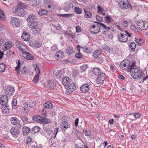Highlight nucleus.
Segmentation results:
<instances>
[{"label": "nucleus", "instance_id": "f257e3e1", "mask_svg": "<svg viewBox=\"0 0 148 148\" xmlns=\"http://www.w3.org/2000/svg\"><path fill=\"white\" fill-rule=\"evenodd\" d=\"M27 6L22 3H19L17 6L16 14L17 15L23 16L27 15L30 10L27 8Z\"/></svg>", "mask_w": 148, "mask_h": 148}, {"label": "nucleus", "instance_id": "f03ea898", "mask_svg": "<svg viewBox=\"0 0 148 148\" xmlns=\"http://www.w3.org/2000/svg\"><path fill=\"white\" fill-rule=\"evenodd\" d=\"M135 65L133 67L130 69V71L131 74V75L134 79H140L141 78L142 76V72L140 70H138Z\"/></svg>", "mask_w": 148, "mask_h": 148}, {"label": "nucleus", "instance_id": "7ed1b4c3", "mask_svg": "<svg viewBox=\"0 0 148 148\" xmlns=\"http://www.w3.org/2000/svg\"><path fill=\"white\" fill-rule=\"evenodd\" d=\"M126 61L124 60L122 61L120 63V66L121 68L122 69H126L127 71H130V69L133 67L135 65V63L134 61H132L128 63L126 62Z\"/></svg>", "mask_w": 148, "mask_h": 148}, {"label": "nucleus", "instance_id": "20e7f679", "mask_svg": "<svg viewBox=\"0 0 148 148\" xmlns=\"http://www.w3.org/2000/svg\"><path fill=\"white\" fill-rule=\"evenodd\" d=\"M118 4L120 8L123 10L128 9L131 10L132 9V6L128 2L126 3L123 1H121L119 2Z\"/></svg>", "mask_w": 148, "mask_h": 148}, {"label": "nucleus", "instance_id": "39448f33", "mask_svg": "<svg viewBox=\"0 0 148 148\" xmlns=\"http://www.w3.org/2000/svg\"><path fill=\"white\" fill-rule=\"evenodd\" d=\"M136 23L139 28L143 30H146L148 28V22L147 21L143 22L140 20L136 21Z\"/></svg>", "mask_w": 148, "mask_h": 148}, {"label": "nucleus", "instance_id": "423d86ee", "mask_svg": "<svg viewBox=\"0 0 148 148\" xmlns=\"http://www.w3.org/2000/svg\"><path fill=\"white\" fill-rule=\"evenodd\" d=\"M16 62L17 65V66L15 67V69L16 71H18L19 73L21 72V74H24L26 73L27 72V68L25 66H23L21 70H20V66L21 65L20 61L19 60H16Z\"/></svg>", "mask_w": 148, "mask_h": 148}, {"label": "nucleus", "instance_id": "0eeeda50", "mask_svg": "<svg viewBox=\"0 0 148 148\" xmlns=\"http://www.w3.org/2000/svg\"><path fill=\"white\" fill-rule=\"evenodd\" d=\"M98 77L96 79V82L98 84H100L103 83L105 79V73H101L97 75Z\"/></svg>", "mask_w": 148, "mask_h": 148}, {"label": "nucleus", "instance_id": "6e6552de", "mask_svg": "<svg viewBox=\"0 0 148 148\" xmlns=\"http://www.w3.org/2000/svg\"><path fill=\"white\" fill-rule=\"evenodd\" d=\"M36 18L34 14H31L29 15L27 18V21L28 22L31 23V24H38V22L36 21Z\"/></svg>", "mask_w": 148, "mask_h": 148}, {"label": "nucleus", "instance_id": "1a4fd4ad", "mask_svg": "<svg viewBox=\"0 0 148 148\" xmlns=\"http://www.w3.org/2000/svg\"><path fill=\"white\" fill-rule=\"evenodd\" d=\"M11 123L13 125H16L19 128H21L22 127L21 123L20 121L18 120L16 117H13L10 119Z\"/></svg>", "mask_w": 148, "mask_h": 148}, {"label": "nucleus", "instance_id": "9d476101", "mask_svg": "<svg viewBox=\"0 0 148 148\" xmlns=\"http://www.w3.org/2000/svg\"><path fill=\"white\" fill-rule=\"evenodd\" d=\"M10 21L11 24L14 27H18L20 25V21L17 18L12 17Z\"/></svg>", "mask_w": 148, "mask_h": 148}, {"label": "nucleus", "instance_id": "9b49d317", "mask_svg": "<svg viewBox=\"0 0 148 148\" xmlns=\"http://www.w3.org/2000/svg\"><path fill=\"white\" fill-rule=\"evenodd\" d=\"M29 27L32 29L33 33L35 35L38 34L40 32V30L38 27V24H30Z\"/></svg>", "mask_w": 148, "mask_h": 148}, {"label": "nucleus", "instance_id": "f8f14e48", "mask_svg": "<svg viewBox=\"0 0 148 148\" xmlns=\"http://www.w3.org/2000/svg\"><path fill=\"white\" fill-rule=\"evenodd\" d=\"M118 40L121 42H126L128 40L127 34H119L118 35Z\"/></svg>", "mask_w": 148, "mask_h": 148}, {"label": "nucleus", "instance_id": "ddd939ff", "mask_svg": "<svg viewBox=\"0 0 148 148\" xmlns=\"http://www.w3.org/2000/svg\"><path fill=\"white\" fill-rule=\"evenodd\" d=\"M47 86L50 89H53L56 87V83L53 80H51L47 82Z\"/></svg>", "mask_w": 148, "mask_h": 148}, {"label": "nucleus", "instance_id": "4468645a", "mask_svg": "<svg viewBox=\"0 0 148 148\" xmlns=\"http://www.w3.org/2000/svg\"><path fill=\"white\" fill-rule=\"evenodd\" d=\"M5 91V93L9 96L12 95L14 92V88L10 86H7Z\"/></svg>", "mask_w": 148, "mask_h": 148}, {"label": "nucleus", "instance_id": "2eb2a0df", "mask_svg": "<svg viewBox=\"0 0 148 148\" xmlns=\"http://www.w3.org/2000/svg\"><path fill=\"white\" fill-rule=\"evenodd\" d=\"M70 79L69 77L66 76L64 77L62 79V82L64 86H68L70 84Z\"/></svg>", "mask_w": 148, "mask_h": 148}, {"label": "nucleus", "instance_id": "dca6fc26", "mask_svg": "<svg viewBox=\"0 0 148 148\" xmlns=\"http://www.w3.org/2000/svg\"><path fill=\"white\" fill-rule=\"evenodd\" d=\"M68 86L66 92H68L69 94L71 93L73 91H74L75 88V84L74 83H72L71 84H69Z\"/></svg>", "mask_w": 148, "mask_h": 148}, {"label": "nucleus", "instance_id": "f3484780", "mask_svg": "<svg viewBox=\"0 0 148 148\" xmlns=\"http://www.w3.org/2000/svg\"><path fill=\"white\" fill-rule=\"evenodd\" d=\"M89 89V86L87 84H85L82 85L80 87L81 91L84 92H87Z\"/></svg>", "mask_w": 148, "mask_h": 148}, {"label": "nucleus", "instance_id": "a211bd4d", "mask_svg": "<svg viewBox=\"0 0 148 148\" xmlns=\"http://www.w3.org/2000/svg\"><path fill=\"white\" fill-rule=\"evenodd\" d=\"M8 99L6 95H3L0 98V103L1 105H4L5 103H8Z\"/></svg>", "mask_w": 148, "mask_h": 148}, {"label": "nucleus", "instance_id": "6ab92c4d", "mask_svg": "<svg viewBox=\"0 0 148 148\" xmlns=\"http://www.w3.org/2000/svg\"><path fill=\"white\" fill-rule=\"evenodd\" d=\"M1 105L2 106L1 108L3 113H7L9 112L10 108L8 103H5L4 105Z\"/></svg>", "mask_w": 148, "mask_h": 148}, {"label": "nucleus", "instance_id": "aec40b11", "mask_svg": "<svg viewBox=\"0 0 148 148\" xmlns=\"http://www.w3.org/2000/svg\"><path fill=\"white\" fill-rule=\"evenodd\" d=\"M33 120L37 122L40 123H42V121L43 120V118L39 115H35L33 117Z\"/></svg>", "mask_w": 148, "mask_h": 148}, {"label": "nucleus", "instance_id": "412c9836", "mask_svg": "<svg viewBox=\"0 0 148 148\" xmlns=\"http://www.w3.org/2000/svg\"><path fill=\"white\" fill-rule=\"evenodd\" d=\"M12 46V43L10 42H5L3 45V50L6 51L10 49Z\"/></svg>", "mask_w": 148, "mask_h": 148}, {"label": "nucleus", "instance_id": "4be33fe9", "mask_svg": "<svg viewBox=\"0 0 148 148\" xmlns=\"http://www.w3.org/2000/svg\"><path fill=\"white\" fill-rule=\"evenodd\" d=\"M21 38L25 41H28L30 39V36L28 33L23 32L21 36Z\"/></svg>", "mask_w": 148, "mask_h": 148}, {"label": "nucleus", "instance_id": "5701e85b", "mask_svg": "<svg viewBox=\"0 0 148 148\" xmlns=\"http://www.w3.org/2000/svg\"><path fill=\"white\" fill-rule=\"evenodd\" d=\"M23 57L26 59L29 60H32L34 58V56L31 54L26 52L23 54Z\"/></svg>", "mask_w": 148, "mask_h": 148}, {"label": "nucleus", "instance_id": "b1692460", "mask_svg": "<svg viewBox=\"0 0 148 148\" xmlns=\"http://www.w3.org/2000/svg\"><path fill=\"white\" fill-rule=\"evenodd\" d=\"M92 72L94 75L96 76L98 75L100 73L102 72L99 68H94L93 69Z\"/></svg>", "mask_w": 148, "mask_h": 148}, {"label": "nucleus", "instance_id": "393cba45", "mask_svg": "<svg viewBox=\"0 0 148 148\" xmlns=\"http://www.w3.org/2000/svg\"><path fill=\"white\" fill-rule=\"evenodd\" d=\"M45 106L44 108L42 111V112H44L45 108L47 109L51 108L52 107V104L50 102L47 101L45 103Z\"/></svg>", "mask_w": 148, "mask_h": 148}, {"label": "nucleus", "instance_id": "a878e982", "mask_svg": "<svg viewBox=\"0 0 148 148\" xmlns=\"http://www.w3.org/2000/svg\"><path fill=\"white\" fill-rule=\"evenodd\" d=\"M95 23H97V27H101L105 30H110L111 29L110 27H107L106 25H104L102 23L97 22H95Z\"/></svg>", "mask_w": 148, "mask_h": 148}, {"label": "nucleus", "instance_id": "bb28decb", "mask_svg": "<svg viewBox=\"0 0 148 148\" xmlns=\"http://www.w3.org/2000/svg\"><path fill=\"white\" fill-rule=\"evenodd\" d=\"M73 4L72 3L70 2L64 8V10L65 11L67 12L69 10L73 9Z\"/></svg>", "mask_w": 148, "mask_h": 148}, {"label": "nucleus", "instance_id": "cd10ccee", "mask_svg": "<svg viewBox=\"0 0 148 148\" xmlns=\"http://www.w3.org/2000/svg\"><path fill=\"white\" fill-rule=\"evenodd\" d=\"M101 53V51L99 50H96L94 51L93 53V56L95 60L97 59V58H99Z\"/></svg>", "mask_w": 148, "mask_h": 148}, {"label": "nucleus", "instance_id": "c85d7f7f", "mask_svg": "<svg viewBox=\"0 0 148 148\" xmlns=\"http://www.w3.org/2000/svg\"><path fill=\"white\" fill-rule=\"evenodd\" d=\"M66 53L71 55L73 51V48L71 47H68L65 49Z\"/></svg>", "mask_w": 148, "mask_h": 148}, {"label": "nucleus", "instance_id": "c756f323", "mask_svg": "<svg viewBox=\"0 0 148 148\" xmlns=\"http://www.w3.org/2000/svg\"><path fill=\"white\" fill-rule=\"evenodd\" d=\"M61 125L63 129H66L69 127L70 126V124L66 121H63Z\"/></svg>", "mask_w": 148, "mask_h": 148}, {"label": "nucleus", "instance_id": "7c9ffc66", "mask_svg": "<svg viewBox=\"0 0 148 148\" xmlns=\"http://www.w3.org/2000/svg\"><path fill=\"white\" fill-rule=\"evenodd\" d=\"M40 15H45L48 14V12L45 9H42L40 10L38 12Z\"/></svg>", "mask_w": 148, "mask_h": 148}, {"label": "nucleus", "instance_id": "2f4dec72", "mask_svg": "<svg viewBox=\"0 0 148 148\" xmlns=\"http://www.w3.org/2000/svg\"><path fill=\"white\" fill-rule=\"evenodd\" d=\"M6 66L4 63H1L0 64V72H3L6 69Z\"/></svg>", "mask_w": 148, "mask_h": 148}, {"label": "nucleus", "instance_id": "473e14b6", "mask_svg": "<svg viewBox=\"0 0 148 148\" xmlns=\"http://www.w3.org/2000/svg\"><path fill=\"white\" fill-rule=\"evenodd\" d=\"M136 45L135 43L134 42H132L130 43L129 45V47L131 49V50L132 51H135V49L136 47Z\"/></svg>", "mask_w": 148, "mask_h": 148}, {"label": "nucleus", "instance_id": "72a5a7b5", "mask_svg": "<svg viewBox=\"0 0 148 148\" xmlns=\"http://www.w3.org/2000/svg\"><path fill=\"white\" fill-rule=\"evenodd\" d=\"M10 132L13 135H16L18 134V132L17 131V129L14 127H12L11 129Z\"/></svg>", "mask_w": 148, "mask_h": 148}, {"label": "nucleus", "instance_id": "f704fd0d", "mask_svg": "<svg viewBox=\"0 0 148 148\" xmlns=\"http://www.w3.org/2000/svg\"><path fill=\"white\" fill-rule=\"evenodd\" d=\"M84 10L85 13L84 16L86 17V18H89L91 16L92 14L90 12H88L85 9H84Z\"/></svg>", "mask_w": 148, "mask_h": 148}, {"label": "nucleus", "instance_id": "c9c22d12", "mask_svg": "<svg viewBox=\"0 0 148 148\" xmlns=\"http://www.w3.org/2000/svg\"><path fill=\"white\" fill-rule=\"evenodd\" d=\"M40 130V128L39 126H36L33 128L32 130V133H34L38 132Z\"/></svg>", "mask_w": 148, "mask_h": 148}, {"label": "nucleus", "instance_id": "e433bc0d", "mask_svg": "<svg viewBox=\"0 0 148 148\" xmlns=\"http://www.w3.org/2000/svg\"><path fill=\"white\" fill-rule=\"evenodd\" d=\"M74 11L77 14H80L82 13V10L81 8L78 7H75L74 8Z\"/></svg>", "mask_w": 148, "mask_h": 148}, {"label": "nucleus", "instance_id": "4c0bfd02", "mask_svg": "<svg viewBox=\"0 0 148 148\" xmlns=\"http://www.w3.org/2000/svg\"><path fill=\"white\" fill-rule=\"evenodd\" d=\"M97 29H95V30H92V29H90V32L91 33L94 34H95L98 33L100 31V27H97Z\"/></svg>", "mask_w": 148, "mask_h": 148}, {"label": "nucleus", "instance_id": "58836bf2", "mask_svg": "<svg viewBox=\"0 0 148 148\" xmlns=\"http://www.w3.org/2000/svg\"><path fill=\"white\" fill-rule=\"evenodd\" d=\"M23 133H25L26 134H28L30 132V130L29 127H25L23 128Z\"/></svg>", "mask_w": 148, "mask_h": 148}, {"label": "nucleus", "instance_id": "ea45409f", "mask_svg": "<svg viewBox=\"0 0 148 148\" xmlns=\"http://www.w3.org/2000/svg\"><path fill=\"white\" fill-rule=\"evenodd\" d=\"M32 140V138L30 137H28L26 140V142L25 144L26 146H28L31 143Z\"/></svg>", "mask_w": 148, "mask_h": 148}, {"label": "nucleus", "instance_id": "a19ab883", "mask_svg": "<svg viewBox=\"0 0 148 148\" xmlns=\"http://www.w3.org/2000/svg\"><path fill=\"white\" fill-rule=\"evenodd\" d=\"M75 57L79 59H82V58L83 57V55L81 53L79 52L77 53L75 55Z\"/></svg>", "mask_w": 148, "mask_h": 148}, {"label": "nucleus", "instance_id": "79ce46f5", "mask_svg": "<svg viewBox=\"0 0 148 148\" xmlns=\"http://www.w3.org/2000/svg\"><path fill=\"white\" fill-rule=\"evenodd\" d=\"M32 2V4L33 5L36 6L39 5L40 2V0H31Z\"/></svg>", "mask_w": 148, "mask_h": 148}, {"label": "nucleus", "instance_id": "37998d69", "mask_svg": "<svg viewBox=\"0 0 148 148\" xmlns=\"http://www.w3.org/2000/svg\"><path fill=\"white\" fill-rule=\"evenodd\" d=\"M130 29L134 32L135 33H136L138 32V30L135 27V26L133 25H131L130 26Z\"/></svg>", "mask_w": 148, "mask_h": 148}, {"label": "nucleus", "instance_id": "c03bdc74", "mask_svg": "<svg viewBox=\"0 0 148 148\" xmlns=\"http://www.w3.org/2000/svg\"><path fill=\"white\" fill-rule=\"evenodd\" d=\"M88 68V66L86 64H84L80 67V71L81 72L85 71Z\"/></svg>", "mask_w": 148, "mask_h": 148}, {"label": "nucleus", "instance_id": "a18cd8bd", "mask_svg": "<svg viewBox=\"0 0 148 148\" xmlns=\"http://www.w3.org/2000/svg\"><path fill=\"white\" fill-rule=\"evenodd\" d=\"M0 18L4 20L5 19V16L3 11L2 10H0Z\"/></svg>", "mask_w": 148, "mask_h": 148}, {"label": "nucleus", "instance_id": "49530a36", "mask_svg": "<svg viewBox=\"0 0 148 148\" xmlns=\"http://www.w3.org/2000/svg\"><path fill=\"white\" fill-rule=\"evenodd\" d=\"M59 16H63L65 18H69L72 16H73V15L72 14H60L59 15Z\"/></svg>", "mask_w": 148, "mask_h": 148}, {"label": "nucleus", "instance_id": "de8ad7c7", "mask_svg": "<svg viewBox=\"0 0 148 148\" xmlns=\"http://www.w3.org/2000/svg\"><path fill=\"white\" fill-rule=\"evenodd\" d=\"M39 77L38 75H35L33 79V82L34 83H36L38 81L39 79Z\"/></svg>", "mask_w": 148, "mask_h": 148}, {"label": "nucleus", "instance_id": "09e8293b", "mask_svg": "<svg viewBox=\"0 0 148 148\" xmlns=\"http://www.w3.org/2000/svg\"><path fill=\"white\" fill-rule=\"evenodd\" d=\"M42 123L46 124H49L51 123V121L48 119L44 118H43V120H42Z\"/></svg>", "mask_w": 148, "mask_h": 148}, {"label": "nucleus", "instance_id": "8fccbe9b", "mask_svg": "<svg viewBox=\"0 0 148 148\" xmlns=\"http://www.w3.org/2000/svg\"><path fill=\"white\" fill-rule=\"evenodd\" d=\"M21 118L22 121L24 122H26L28 120L27 117L25 116H23Z\"/></svg>", "mask_w": 148, "mask_h": 148}, {"label": "nucleus", "instance_id": "3c124183", "mask_svg": "<svg viewBox=\"0 0 148 148\" xmlns=\"http://www.w3.org/2000/svg\"><path fill=\"white\" fill-rule=\"evenodd\" d=\"M85 135L86 136H90L91 135V132L90 131H87L85 130L84 132Z\"/></svg>", "mask_w": 148, "mask_h": 148}, {"label": "nucleus", "instance_id": "603ef678", "mask_svg": "<svg viewBox=\"0 0 148 148\" xmlns=\"http://www.w3.org/2000/svg\"><path fill=\"white\" fill-rule=\"evenodd\" d=\"M111 18L109 16L107 15L106 16V20L108 23H109L111 22Z\"/></svg>", "mask_w": 148, "mask_h": 148}, {"label": "nucleus", "instance_id": "864d4df0", "mask_svg": "<svg viewBox=\"0 0 148 148\" xmlns=\"http://www.w3.org/2000/svg\"><path fill=\"white\" fill-rule=\"evenodd\" d=\"M95 60L98 63H101L102 62L103 59L102 58L99 57V58H97V59H96Z\"/></svg>", "mask_w": 148, "mask_h": 148}, {"label": "nucleus", "instance_id": "5fc2aeb1", "mask_svg": "<svg viewBox=\"0 0 148 148\" xmlns=\"http://www.w3.org/2000/svg\"><path fill=\"white\" fill-rule=\"evenodd\" d=\"M96 18L98 21L101 22L103 20L102 18L99 16L97 15L96 16Z\"/></svg>", "mask_w": 148, "mask_h": 148}, {"label": "nucleus", "instance_id": "6e6d98bb", "mask_svg": "<svg viewBox=\"0 0 148 148\" xmlns=\"http://www.w3.org/2000/svg\"><path fill=\"white\" fill-rule=\"evenodd\" d=\"M56 75L58 77H60L61 76V75L62 74L61 72L59 70L57 71H56Z\"/></svg>", "mask_w": 148, "mask_h": 148}, {"label": "nucleus", "instance_id": "4d7b16f0", "mask_svg": "<svg viewBox=\"0 0 148 148\" xmlns=\"http://www.w3.org/2000/svg\"><path fill=\"white\" fill-rule=\"evenodd\" d=\"M122 24L123 26L125 27H127L128 25V22L126 21H123V22Z\"/></svg>", "mask_w": 148, "mask_h": 148}, {"label": "nucleus", "instance_id": "13d9d810", "mask_svg": "<svg viewBox=\"0 0 148 148\" xmlns=\"http://www.w3.org/2000/svg\"><path fill=\"white\" fill-rule=\"evenodd\" d=\"M17 101L15 99H13L12 101V104L14 106H15L17 104Z\"/></svg>", "mask_w": 148, "mask_h": 148}, {"label": "nucleus", "instance_id": "bf43d9fd", "mask_svg": "<svg viewBox=\"0 0 148 148\" xmlns=\"http://www.w3.org/2000/svg\"><path fill=\"white\" fill-rule=\"evenodd\" d=\"M45 4H50L51 3V0H44Z\"/></svg>", "mask_w": 148, "mask_h": 148}, {"label": "nucleus", "instance_id": "052dcab7", "mask_svg": "<svg viewBox=\"0 0 148 148\" xmlns=\"http://www.w3.org/2000/svg\"><path fill=\"white\" fill-rule=\"evenodd\" d=\"M97 8L98 9V10L100 12H103V11H105L104 10L103 8H102L101 7H100L99 6H98Z\"/></svg>", "mask_w": 148, "mask_h": 148}, {"label": "nucleus", "instance_id": "680f3d73", "mask_svg": "<svg viewBox=\"0 0 148 148\" xmlns=\"http://www.w3.org/2000/svg\"><path fill=\"white\" fill-rule=\"evenodd\" d=\"M79 119L78 118H77L76 119V120L75 121V125L76 127H77L78 126V122H79Z\"/></svg>", "mask_w": 148, "mask_h": 148}, {"label": "nucleus", "instance_id": "e2e57ef3", "mask_svg": "<svg viewBox=\"0 0 148 148\" xmlns=\"http://www.w3.org/2000/svg\"><path fill=\"white\" fill-rule=\"evenodd\" d=\"M76 32H79L81 31V27H76Z\"/></svg>", "mask_w": 148, "mask_h": 148}, {"label": "nucleus", "instance_id": "0e129e2a", "mask_svg": "<svg viewBox=\"0 0 148 148\" xmlns=\"http://www.w3.org/2000/svg\"><path fill=\"white\" fill-rule=\"evenodd\" d=\"M134 116L135 118H139L140 117V116L139 114L134 113Z\"/></svg>", "mask_w": 148, "mask_h": 148}, {"label": "nucleus", "instance_id": "69168bd1", "mask_svg": "<svg viewBox=\"0 0 148 148\" xmlns=\"http://www.w3.org/2000/svg\"><path fill=\"white\" fill-rule=\"evenodd\" d=\"M35 45L36 47L39 48L40 47L41 44L38 42H36L35 43Z\"/></svg>", "mask_w": 148, "mask_h": 148}, {"label": "nucleus", "instance_id": "338daca9", "mask_svg": "<svg viewBox=\"0 0 148 148\" xmlns=\"http://www.w3.org/2000/svg\"><path fill=\"white\" fill-rule=\"evenodd\" d=\"M118 78L119 79H120L122 80H123L125 79L123 75H119L118 76Z\"/></svg>", "mask_w": 148, "mask_h": 148}, {"label": "nucleus", "instance_id": "774afa93", "mask_svg": "<svg viewBox=\"0 0 148 148\" xmlns=\"http://www.w3.org/2000/svg\"><path fill=\"white\" fill-rule=\"evenodd\" d=\"M89 50L87 47H84V48L83 50L84 51V52L88 53L89 52Z\"/></svg>", "mask_w": 148, "mask_h": 148}]
</instances>
